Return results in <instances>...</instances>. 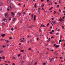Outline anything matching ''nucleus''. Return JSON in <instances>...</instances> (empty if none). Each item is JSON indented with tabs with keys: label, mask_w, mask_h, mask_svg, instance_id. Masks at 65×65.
Listing matches in <instances>:
<instances>
[{
	"label": "nucleus",
	"mask_w": 65,
	"mask_h": 65,
	"mask_svg": "<svg viewBox=\"0 0 65 65\" xmlns=\"http://www.w3.org/2000/svg\"><path fill=\"white\" fill-rule=\"evenodd\" d=\"M36 15H34V22H35V21H36Z\"/></svg>",
	"instance_id": "obj_4"
},
{
	"label": "nucleus",
	"mask_w": 65,
	"mask_h": 65,
	"mask_svg": "<svg viewBox=\"0 0 65 65\" xmlns=\"http://www.w3.org/2000/svg\"><path fill=\"white\" fill-rule=\"evenodd\" d=\"M12 17H14V14L12 15Z\"/></svg>",
	"instance_id": "obj_39"
},
{
	"label": "nucleus",
	"mask_w": 65,
	"mask_h": 65,
	"mask_svg": "<svg viewBox=\"0 0 65 65\" xmlns=\"http://www.w3.org/2000/svg\"><path fill=\"white\" fill-rule=\"evenodd\" d=\"M11 17H9V21H10V20H11Z\"/></svg>",
	"instance_id": "obj_17"
},
{
	"label": "nucleus",
	"mask_w": 65,
	"mask_h": 65,
	"mask_svg": "<svg viewBox=\"0 0 65 65\" xmlns=\"http://www.w3.org/2000/svg\"><path fill=\"white\" fill-rule=\"evenodd\" d=\"M1 35L2 37H4L5 36V35L4 34H1Z\"/></svg>",
	"instance_id": "obj_6"
},
{
	"label": "nucleus",
	"mask_w": 65,
	"mask_h": 65,
	"mask_svg": "<svg viewBox=\"0 0 65 65\" xmlns=\"http://www.w3.org/2000/svg\"><path fill=\"white\" fill-rule=\"evenodd\" d=\"M14 28H15V29H17V27L15 26V27H14Z\"/></svg>",
	"instance_id": "obj_50"
},
{
	"label": "nucleus",
	"mask_w": 65,
	"mask_h": 65,
	"mask_svg": "<svg viewBox=\"0 0 65 65\" xmlns=\"http://www.w3.org/2000/svg\"><path fill=\"white\" fill-rule=\"evenodd\" d=\"M59 45H57L55 46L56 47H59Z\"/></svg>",
	"instance_id": "obj_15"
},
{
	"label": "nucleus",
	"mask_w": 65,
	"mask_h": 65,
	"mask_svg": "<svg viewBox=\"0 0 65 65\" xmlns=\"http://www.w3.org/2000/svg\"><path fill=\"white\" fill-rule=\"evenodd\" d=\"M55 55H56V56H57V55H58V53H55Z\"/></svg>",
	"instance_id": "obj_32"
},
{
	"label": "nucleus",
	"mask_w": 65,
	"mask_h": 65,
	"mask_svg": "<svg viewBox=\"0 0 65 65\" xmlns=\"http://www.w3.org/2000/svg\"><path fill=\"white\" fill-rule=\"evenodd\" d=\"M65 17L64 16L63 17V19H64V18H65Z\"/></svg>",
	"instance_id": "obj_62"
},
{
	"label": "nucleus",
	"mask_w": 65,
	"mask_h": 65,
	"mask_svg": "<svg viewBox=\"0 0 65 65\" xmlns=\"http://www.w3.org/2000/svg\"><path fill=\"white\" fill-rule=\"evenodd\" d=\"M59 33L58 32H57L56 34V35H59Z\"/></svg>",
	"instance_id": "obj_36"
},
{
	"label": "nucleus",
	"mask_w": 65,
	"mask_h": 65,
	"mask_svg": "<svg viewBox=\"0 0 65 65\" xmlns=\"http://www.w3.org/2000/svg\"><path fill=\"white\" fill-rule=\"evenodd\" d=\"M2 24L3 25H5V23L3 22L2 23Z\"/></svg>",
	"instance_id": "obj_24"
},
{
	"label": "nucleus",
	"mask_w": 65,
	"mask_h": 65,
	"mask_svg": "<svg viewBox=\"0 0 65 65\" xmlns=\"http://www.w3.org/2000/svg\"><path fill=\"white\" fill-rule=\"evenodd\" d=\"M23 14H25L26 13L25 12H23Z\"/></svg>",
	"instance_id": "obj_60"
},
{
	"label": "nucleus",
	"mask_w": 65,
	"mask_h": 65,
	"mask_svg": "<svg viewBox=\"0 0 65 65\" xmlns=\"http://www.w3.org/2000/svg\"><path fill=\"white\" fill-rule=\"evenodd\" d=\"M51 51H52V52H53V51H54V50H51Z\"/></svg>",
	"instance_id": "obj_59"
},
{
	"label": "nucleus",
	"mask_w": 65,
	"mask_h": 65,
	"mask_svg": "<svg viewBox=\"0 0 65 65\" xmlns=\"http://www.w3.org/2000/svg\"><path fill=\"white\" fill-rule=\"evenodd\" d=\"M44 1V0H41V2H43Z\"/></svg>",
	"instance_id": "obj_53"
},
{
	"label": "nucleus",
	"mask_w": 65,
	"mask_h": 65,
	"mask_svg": "<svg viewBox=\"0 0 65 65\" xmlns=\"http://www.w3.org/2000/svg\"><path fill=\"white\" fill-rule=\"evenodd\" d=\"M8 2H9V3H10V2H11V0H8Z\"/></svg>",
	"instance_id": "obj_25"
},
{
	"label": "nucleus",
	"mask_w": 65,
	"mask_h": 65,
	"mask_svg": "<svg viewBox=\"0 0 65 65\" xmlns=\"http://www.w3.org/2000/svg\"><path fill=\"white\" fill-rule=\"evenodd\" d=\"M50 40H48L47 41V42H50Z\"/></svg>",
	"instance_id": "obj_48"
},
{
	"label": "nucleus",
	"mask_w": 65,
	"mask_h": 65,
	"mask_svg": "<svg viewBox=\"0 0 65 65\" xmlns=\"http://www.w3.org/2000/svg\"><path fill=\"white\" fill-rule=\"evenodd\" d=\"M1 41H2V40L4 41V39H1Z\"/></svg>",
	"instance_id": "obj_49"
},
{
	"label": "nucleus",
	"mask_w": 65,
	"mask_h": 65,
	"mask_svg": "<svg viewBox=\"0 0 65 65\" xmlns=\"http://www.w3.org/2000/svg\"><path fill=\"white\" fill-rule=\"evenodd\" d=\"M3 5V3L1 2H0V6H2Z\"/></svg>",
	"instance_id": "obj_8"
},
{
	"label": "nucleus",
	"mask_w": 65,
	"mask_h": 65,
	"mask_svg": "<svg viewBox=\"0 0 65 65\" xmlns=\"http://www.w3.org/2000/svg\"><path fill=\"white\" fill-rule=\"evenodd\" d=\"M2 58L3 59H4V60H5V57H4V56H3V57Z\"/></svg>",
	"instance_id": "obj_18"
},
{
	"label": "nucleus",
	"mask_w": 65,
	"mask_h": 65,
	"mask_svg": "<svg viewBox=\"0 0 65 65\" xmlns=\"http://www.w3.org/2000/svg\"><path fill=\"white\" fill-rule=\"evenodd\" d=\"M9 39H12V37H10L9 38Z\"/></svg>",
	"instance_id": "obj_41"
},
{
	"label": "nucleus",
	"mask_w": 65,
	"mask_h": 65,
	"mask_svg": "<svg viewBox=\"0 0 65 65\" xmlns=\"http://www.w3.org/2000/svg\"><path fill=\"white\" fill-rule=\"evenodd\" d=\"M21 56V54H19L18 55V57H20Z\"/></svg>",
	"instance_id": "obj_28"
},
{
	"label": "nucleus",
	"mask_w": 65,
	"mask_h": 65,
	"mask_svg": "<svg viewBox=\"0 0 65 65\" xmlns=\"http://www.w3.org/2000/svg\"><path fill=\"white\" fill-rule=\"evenodd\" d=\"M39 32H41V29H39Z\"/></svg>",
	"instance_id": "obj_56"
},
{
	"label": "nucleus",
	"mask_w": 65,
	"mask_h": 65,
	"mask_svg": "<svg viewBox=\"0 0 65 65\" xmlns=\"http://www.w3.org/2000/svg\"><path fill=\"white\" fill-rule=\"evenodd\" d=\"M11 30H12V31H13V30H14L13 28H11Z\"/></svg>",
	"instance_id": "obj_34"
},
{
	"label": "nucleus",
	"mask_w": 65,
	"mask_h": 65,
	"mask_svg": "<svg viewBox=\"0 0 65 65\" xmlns=\"http://www.w3.org/2000/svg\"><path fill=\"white\" fill-rule=\"evenodd\" d=\"M53 8V7H51V8H50V9H49L50 10H52V9Z\"/></svg>",
	"instance_id": "obj_19"
},
{
	"label": "nucleus",
	"mask_w": 65,
	"mask_h": 65,
	"mask_svg": "<svg viewBox=\"0 0 65 65\" xmlns=\"http://www.w3.org/2000/svg\"><path fill=\"white\" fill-rule=\"evenodd\" d=\"M12 65H15V63H13L12 64Z\"/></svg>",
	"instance_id": "obj_57"
},
{
	"label": "nucleus",
	"mask_w": 65,
	"mask_h": 65,
	"mask_svg": "<svg viewBox=\"0 0 65 65\" xmlns=\"http://www.w3.org/2000/svg\"><path fill=\"white\" fill-rule=\"evenodd\" d=\"M52 38H54V37L52 36L51 37Z\"/></svg>",
	"instance_id": "obj_64"
},
{
	"label": "nucleus",
	"mask_w": 65,
	"mask_h": 65,
	"mask_svg": "<svg viewBox=\"0 0 65 65\" xmlns=\"http://www.w3.org/2000/svg\"><path fill=\"white\" fill-rule=\"evenodd\" d=\"M44 25L43 24V25L41 26V27H44Z\"/></svg>",
	"instance_id": "obj_46"
},
{
	"label": "nucleus",
	"mask_w": 65,
	"mask_h": 65,
	"mask_svg": "<svg viewBox=\"0 0 65 65\" xmlns=\"http://www.w3.org/2000/svg\"><path fill=\"white\" fill-rule=\"evenodd\" d=\"M5 17L6 18H8V13H6L5 14Z\"/></svg>",
	"instance_id": "obj_2"
},
{
	"label": "nucleus",
	"mask_w": 65,
	"mask_h": 65,
	"mask_svg": "<svg viewBox=\"0 0 65 65\" xmlns=\"http://www.w3.org/2000/svg\"><path fill=\"white\" fill-rule=\"evenodd\" d=\"M2 8H0V11H1L2 10Z\"/></svg>",
	"instance_id": "obj_38"
},
{
	"label": "nucleus",
	"mask_w": 65,
	"mask_h": 65,
	"mask_svg": "<svg viewBox=\"0 0 65 65\" xmlns=\"http://www.w3.org/2000/svg\"><path fill=\"white\" fill-rule=\"evenodd\" d=\"M52 26H51V27H50V29H52Z\"/></svg>",
	"instance_id": "obj_54"
},
{
	"label": "nucleus",
	"mask_w": 65,
	"mask_h": 65,
	"mask_svg": "<svg viewBox=\"0 0 65 65\" xmlns=\"http://www.w3.org/2000/svg\"><path fill=\"white\" fill-rule=\"evenodd\" d=\"M38 62H36L35 63V65H36L37 64Z\"/></svg>",
	"instance_id": "obj_21"
},
{
	"label": "nucleus",
	"mask_w": 65,
	"mask_h": 65,
	"mask_svg": "<svg viewBox=\"0 0 65 65\" xmlns=\"http://www.w3.org/2000/svg\"><path fill=\"white\" fill-rule=\"evenodd\" d=\"M53 60H54V58H53L52 59H50L49 60H50V62L51 63H52V61L53 60Z\"/></svg>",
	"instance_id": "obj_5"
},
{
	"label": "nucleus",
	"mask_w": 65,
	"mask_h": 65,
	"mask_svg": "<svg viewBox=\"0 0 65 65\" xmlns=\"http://www.w3.org/2000/svg\"><path fill=\"white\" fill-rule=\"evenodd\" d=\"M20 42H24V41H23V40H21V41L20 40Z\"/></svg>",
	"instance_id": "obj_30"
},
{
	"label": "nucleus",
	"mask_w": 65,
	"mask_h": 65,
	"mask_svg": "<svg viewBox=\"0 0 65 65\" xmlns=\"http://www.w3.org/2000/svg\"><path fill=\"white\" fill-rule=\"evenodd\" d=\"M33 15H34L33 14H32L31 16V17H32V18H34L33 17Z\"/></svg>",
	"instance_id": "obj_27"
},
{
	"label": "nucleus",
	"mask_w": 65,
	"mask_h": 65,
	"mask_svg": "<svg viewBox=\"0 0 65 65\" xmlns=\"http://www.w3.org/2000/svg\"><path fill=\"white\" fill-rule=\"evenodd\" d=\"M12 59H16V58H15V57H14V56H13L12 57Z\"/></svg>",
	"instance_id": "obj_14"
},
{
	"label": "nucleus",
	"mask_w": 65,
	"mask_h": 65,
	"mask_svg": "<svg viewBox=\"0 0 65 65\" xmlns=\"http://www.w3.org/2000/svg\"><path fill=\"white\" fill-rule=\"evenodd\" d=\"M50 25V23H48L47 25V27H48Z\"/></svg>",
	"instance_id": "obj_22"
},
{
	"label": "nucleus",
	"mask_w": 65,
	"mask_h": 65,
	"mask_svg": "<svg viewBox=\"0 0 65 65\" xmlns=\"http://www.w3.org/2000/svg\"><path fill=\"white\" fill-rule=\"evenodd\" d=\"M47 50H48V51H50V48H47Z\"/></svg>",
	"instance_id": "obj_44"
},
{
	"label": "nucleus",
	"mask_w": 65,
	"mask_h": 65,
	"mask_svg": "<svg viewBox=\"0 0 65 65\" xmlns=\"http://www.w3.org/2000/svg\"><path fill=\"white\" fill-rule=\"evenodd\" d=\"M31 48L30 47L28 49V50H31Z\"/></svg>",
	"instance_id": "obj_29"
},
{
	"label": "nucleus",
	"mask_w": 65,
	"mask_h": 65,
	"mask_svg": "<svg viewBox=\"0 0 65 65\" xmlns=\"http://www.w3.org/2000/svg\"><path fill=\"white\" fill-rule=\"evenodd\" d=\"M38 39H39V38H37V40L38 41Z\"/></svg>",
	"instance_id": "obj_40"
},
{
	"label": "nucleus",
	"mask_w": 65,
	"mask_h": 65,
	"mask_svg": "<svg viewBox=\"0 0 65 65\" xmlns=\"http://www.w3.org/2000/svg\"><path fill=\"white\" fill-rule=\"evenodd\" d=\"M59 42H62V41L61 40H59Z\"/></svg>",
	"instance_id": "obj_43"
},
{
	"label": "nucleus",
	"mask_w": 65,
	"mask_h": 65,
	"mask_svg": "<svg viewBox=\"0 0 65 65\" xmlns=\"http://www.w3.org/2000/svg\"><path fill=\"white\" fill-rule=\"evenodd\" d=\"M24 50H21L20 51V52H24Z\"/></svg>",
	"instance_id": "obj_23"
},
{
	"label": "nucleus",
	"mask_w": 65,
	"mask_h": 65,
	"mask_svg": "<svg viewBox=\"0 0 65 65\" xmlns=\"http://www.w3.org/2000/svg\"><path fill=\"white\" fill-rule=\"evenodd\" d=\"M55 13H57V12L56 11H55L54 12V14H55Z\"/></svg>",
	"instance_id": "obj_20"
},
{
	"label": "nucleus",
	"mask_w": 65,
	"mask_h": 65,
	"mask_svg": "<svg viewBox=\"0 0 65 65\" xmlns=\"http://www.w3.org/2000/svg\"><path fill=\"white\" fill-rule=\"evenodd\" d=\"M15 20H16V19L13 18L12 19V21L13 22H14V21H15Z\"/></svg>",
	"instance_id": "obj_9"
},
{
	"label": "nucleus",
	"mask_w": 65,
	"mask_h": 65,
	"mask_svg": "<svg viewBox=\"0 0 65 65\" xmlns=\"http://www.w3.org/2000/svg\"><path fill=\"white\" fill-rule=\"evenodd\" d=\"M35 3V5L34 6V7L35 8H36L37 7V5Z\"/></svg>",
	"instance_id": "obj_10"
},
{
	"label": "nucleus",
	"mask_w": 65,
	"mask_h": 65,
	"mask_svg": "<svg viewBox=\"0 0 65 65\" xmlns=\"http://www.w3.org/2000/svg\"><path fill=\"white\" fill-rule=\"evenodd\" d=\"M55 5H56L57 4V2H55Z\"/></svg>",
	"instance_id": "obj_37"
},
{
	"label": "nucleus",
	"mask_w": 65,
	"mask_h": 65,
	"mask_svg": "<svg viewBox=\"0 0 65 65\" xmlns=\"http://www.w3.org/2000/svg\"><path fill=\"white\" fill-rule=\"evenodd\" d=\"M33 27V26L32 25H31L29 27V28H32V27Z\"/></svg>",
	"instance_id": "obj_33"
},
{
	"label": "nucleus",
	"mask_w": 65,
	"mask_h": 65,
	"mask_svg": "<svg viewBox=\"0 0 65 65\" xmlns=\"http://www.w3.org/2000/svg\"><path fill=\"white\" fill-rule=\"evenodd\" d=\"M62 28L64 29V27L63 26H62Z\"/></svg>",
	"instance_id": "obj_51"
},
{
	"label": "nucleus",
	"mask_w": 65,
	"mask_h": 65,
	"mask_svg": "<svg viewBox=\"0 0 65 65\" xmlns=\"http://www.w3.org/2000/svg\"><path fill=\"white\" fill-rule=\"evenodd\" d=\"M52 31L53 32H54V30H52Z\"/></svg>",
	"instance_id": "obj_61"
},
{
	"label": "nucleus",
	"mask_w": 65,
	"mask_h": 65,
	"mask_svg": "<svg viewBox=\"0 0 65 65\" xmlns=\"http://www.w3.org/2000/svg\"><path fill=\"white\" fill-rule=\"evenodd\" d=\"M57 14L58 15H60V13L59 12L57 13Z\"/></svg>",
	"instance_id": "obj_42"
},
{
	"label": "nucleus",
	"mask_w": 65,
	"mask_h": 65,
	"mask_svg": "<svg viewBox=\"0 0 65 65\" xmlns=\"http://www.w3.org/2000/svg\"><path fill=\"white\" fill-rule=\"evenodd\" d=\"M59 11H60V12H61V9H60L59 10Z\"/></svg>",
	"instance_id": "obj_52"
},
{
	"label": "nucleus",
	"mask_w": 65,
	"mask_h": 65,
	"mask_svg": "<svg viewBox=\"0 0 65 65\" xmlns=\"http://www.w3.org/2000/svg\"><path fill=\"white\" fill-rule=\"evenodd\" d=\"M3 47H5L6 46H5L3 45Z\"/></svg>",
	"instance_id": "obj_55"
},
{
	"label": "nucleus",
	"mask_w": 65,
	"mask_h": 65,
	"mask_svg": "<svg viewBox=\"0 0 65 65\" xmlns=\"http://www.w3.org/2000/svg\"><path fill=\"white\" fill-rule=\"evenodd\" d=\"M9 7H10V9H8V11L10 10L11 11V9L12 8H13V5L12 4H11L10 5V6H9Z\"/></svg>",
	"instance_id": "obj_1"
},
{
	"label": "nucleus",
	"mask_w": 65,
	"mask_h": 65,
	"mask_svg": "<svg viewBox=\"0 0 65 65\" xmlns=\"http://www.w3.org/2000/svg\"><path fill=\"white\" fill-rule=\"evenodd\" d=\"M59 20L60 22H62V21H63V19H60Z\"/></svg>",
	"instance_id": "obj_11"
},
{
	"label": "nucleus",
	"mask_w": 65,
	"mask_h": 65,
	"mask_svg": "<svg viewBox=\"0 0 65 65\" xmlns=\"http://www.w3.org/2000/svg\"><path fill=\"white\" fill-rule=\"evenodd\" d=\"M11 14L12 15L13 14H14V13L13 12H11Z\"/></svg>",
	"instance_id": "obj_26"
},
{
	"label": "nucleus",
	"mask_w": 65,
	"mask_h": 65,
	"mask_svg": "<svg viewBox=\"0 0 65 65\" xmlns=\"http://www.w3.org/2000/svg\"><path fill=\"white\" fill-rule=\"evenodd\" d=\"M18 5H22V4H21L20 3H19V4H18Z\"/></svg>",
	"instance_id": "obj_47"
},
{
	"label": "nucleus",
	"mask_w": 65,
	"mask_h": 65,
	"mask_svg": "<svg viewBox=\"0 0 65 65\" xmlns=\"http://www.w3.org/2000/svg\"><path fill=\"white\" fill-rule=\"evenodd\" d=\"M50 1L49 0H47V2H48Z\"/></svg>",
	"instance_id": "obj_63"
},
{
	"label": "nucleus",
	"mask_w": 65,
	"mask_h": 65,
	"mask_svg": "<svg viewBox=\"0 0 65 65\" xmlns=\"http://www.w3.org/2000/svg\"><path fill=\"white\" fill-rule=\"evenodd\" d=\"M44 5V4H43L41 5L42 7H43V6Z\"/></svg>",
	"instance_id": "obj_16"
},
{
	"label": "nucleus",
	"mask_w": 65,
	"mask_h": 65,
	"mask_svg": "<svg viewBox=\"0 0 65 65\" xmlns=\"http://www.w3.org/2000/svg\"><path fill=\"white\" fill-rule=\"evenodd\" d=\"M54 18H52V21H53L54 20Z\"/></svg>",
	"instance_id": "obj_35"
},
{
	"label": "nucleus",
	"mask_w": 65,
	"mask_h": 65,
	"mask_svg": "<svg viewBox=\"0 0 65 65\" xmlns=\"http://www.w3.org/2000/svg\"><path fill=\"white\" fill-rule=\"evenodd\" d=\"M2 53H3V51L2 50H1L0 51V54H2Z\"/></svg>",
	"instance_id": "obj_13"
},
{
	"label": "nucleus",
	"mask_w": 65,
	"mask_h": 65,
	"mask_svg": "<svg viewBox=\"0 0 65 65\" xmlns=\"http://www.w3.org/2000/svg\"><path fill=\"white\" fill-rule=\"evenodd\" d=\"M21 13H20L18 12L17 14V15L19 17L21 16Z\"/></svg>",
	"instance_id": "obj_3"
},
{
	"label": "nucleus",
	"mask_w": 65,
	"mask_h": 65,
	"mask_svg": "<svg viewBox=\"0 0 65 65\" xmlns=\"http://www.w3.org/2000/svg\"><path fill=\"white\" fill-rule=\"evenodd\" d=\"M56 21H52V23L53 24H56Z\"/></svg>",
	"instance_id": "obj_12"
},
{
	"label": "nucleus",
	"mask_w": 65,
	"mask_h": 65,
	"mask_svg": "<svg viewBox=\"0 0 65 65\" xmlns=\"http://www.w3.org/2000/svg\"><path fill=\"white\" fill-rule=\"evenodd\" d=\"M4 40H5L6 43H8V40H6L5 39H4Z\"/></svg>",
	"instance_id": "obj_7"
},
{
	"label": "nucleus",
	"mask_w": 65,
	"mask_h": 65,
	"mask_svg": "<svg viewBox=\"0 0 65 65\" xmlns=\"http://www.w3.org/2000/svg\"><path fill=\"white\" fill-rule=\"evenodd\" d=\"M50 33L51 34H53V32H52V31H51V32H50Z\"/></svg>",
	"instance_id": "obj_31"
},
{
	"label": "nucleus",
	"mask_w": 65,
	"mask_h": 65,
	"mask_svg": "<svg viewBox=\"0 0 65 65\" xmlns=\"http://www.w3.org/2000/svg\"><path fill=\"white\" fill-rule=\"evenodd\" d=\"M57 7L58 8L59 7V5H57Z\"/></svg>",
	"instance_id": "obj_45"
},
{
	"label": "nucleus",
	"mask_w": 65,
	"mask_h": 65,
	"mask_svg": "<svg viewBox=\"0 0 65 65\" xmlns=\"http://www.w3.org/2000/svg\"><path fill=\"white\" fill-rule=\"evenodd\" d=\"M45 64H46L45 63H43V65H45Z\"/></svg>",
	"instance_id": "obj_58"
}]
</instances>
